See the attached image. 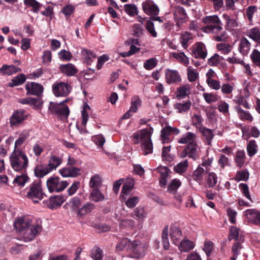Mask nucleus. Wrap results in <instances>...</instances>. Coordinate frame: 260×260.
<instances>
[{
	"mask_svg": "<svg viewBox=\"0 0 260 260\" xmlns=\"http://www.w3.org/2000/svg\"><path fill=\"white\" fill-rule=\"evenodd\" d=\"M14 226L24 242L33 240L42 229L41 222L30 216L18 218Z\"/></svg>",
	"mask_w": 260,
	"mask_h": 260,
	"instance_id": "nucleus-1",
	"label": "nucleus"
},
{
	"mask_svg": "<svg viewBox=\"0 0 260 260\" xmlns=\"http://www.w3.org/2000/svg\"><path fill=\"white\" fill-rule=\"evenodd\" d=\"M153 132V128L150 126L149 128L142 129L134 135L135 144L141 143L143 154L145 155L153 152V144L151 138Z\"/></svg>",
	"mask_w": 260,
	"mask_h": 260,
	"instance_id": "nucleus-2",
	"label": "nucleus"
},
{
	"mask_svg": "<svg viewBox=\"0 0 260 260\" xmlns=\"http://www.w3.org/2000/svg\"><path fill=\"white\" fill-rule=\"evenodd\" d=\"M10 165L16 172H25L28 167L29 160L22 150H14L10 156Z\"/></svg>",
	"mask_w": 260,
	"mask_h": 260,
	"instance_id": "nucleus-3",
	"label": "nucleus"
},
{
	"mask_svg": "<svg viewBox=\"0 0 260 260\" xmlns=\"http://www.w3.org/2000/svg\"><path fill=\"white\" fill-rule=\"evenodd\" d=\"M27 189L28 191L26 198L31 200L35 203H38L39 200H42L45 195L42 190L40 180L34 181Z\"/></svg>",
	"mask_w": 260,
	"mask_h": 260,
	"instance_id": "nucleus-4",
	"label": "nucleus"
},
{
	"mask_svg": "<svg viewBox=\"0 0 260 260\" xmlns=\"http://www.w3.org/2000/svg\"><path fill=\"white\" fill-rule=\"evenodd\" d=\"M48 110L52 114L57 115L62 120L67 119L70 114L69 108L67 105H63V102L59 103L50 102Z\"/></svg>",
	"mask_w": 260,
	"mask_h": 260,
	"instance_id": "nucleus-5",
	"label": "nucleus"
},
{
	"mask_svg": "<svg viewBox=\"0 0 260 260\" xmlns=\"http://www.w3.org/2000/svg\"><path fill=\"white\" fill-rule=\"evenodd\" d=\"M46 185L50 192H59L63 190L68 186L69 183L66 181L61 180L58 176H53L47 179Z\"/></svg>",
	"mask_w": 260,
	"mask_h": 260,
	"instance_id": "nucleus-6",
	"label": "nucleus"
},
{
	"mask_svg": "<svg viewBox=\"0 0 260 260\" xmlns=\"http://www.w3.org/2000/svg\"><path fill=\"white\" fill-rule=\"evenodd\" d=\"M72 87L67 82L57 81L52 85V90L56 97H65L71 91Z\"/></svg>",
	"mask_w": 260,
	"mask_h": 260,
	"instance_id": "nucleus-7",
	"label": "nucleus"
},
{
	"mask_svg": "<svg viewBox=\"0 0 260 260\" xmlns=\"http://www.w3.org/2000/svg\"><path fill=\"white\" fill-rule=\"evenodd\" d=\"M199 146L196 142L189 143L185 146L184 149L180 153L181 158H185L188 156L194 160L199 157Z\"/></svg>",
	"mask_w": 260,
	"mask_h": 260,
	"instance_id": "nucleus-8",
	"label": "nucleus"
},
{
	"mask_svg": "<svg viewBox=\"0 0 260 260\" xmlns=\"http://www.w3.org/2000/svg\"><path fill=\"white\" fill-rule=\"evenodd\" d=\"M146 245L139 240H133L131 242L129 252L132 253V257L140 258L145 255Z\"/></svg>",
	"mask_w": 260,
	"mask_h": 260,
	"instance_id": "nucleus-9",
	"label": "nucleus"
},
{
	"mask_svg": "<svg viewBox=\"0 0 260 260\" xmlns=\"http://www.w3.org/2000/svg\"><path fill=\"white\" fill-rule=\"evenodd\" d=\"M27 114L24 109H18L13 112L9 118L11 127H18L23 123L27 117Z\"/></svg>",
	"mask_w": 260,
	"mask_h": 260,
	"instance_id": "nucleus-10",
	"label": "nucleus"
},
{
	"mask_svg": "<svg viewBox=\"0 0 260 260\" xmlns=\"http://www.w3.org/2000/svg\"><path fill=\"white\" fill-rule=\"evenodd\" d=\"M180 133V130L176 127L167 126L161 130L160 138L163 143H168L172 141L170 138L171 134L177 135Z\"/></svg>",
	"mask_w": 260,
	"mask_h": 260,
	"instance_id": "nucleus-11",
	"label": "nucleus"
},
{
	"mask_svg": "<svg viewBox=\"0 0 260 260\" xmlns=\"http://www.w3.org/2000/svg\"><path fill=\"white\" fill-rule=\"evenodd\" d=\"M25 86L27 94L40 96L44 90V87L41 84L34 82H27Z\"/></svg>",
	"mask_w": 260,
	"mask_h": 260,
	"instance_id": "nucleus-12",
	"label": "nucleus"
},
{
	"mask_svg": "<svg viewBox=\"0 0 260 260\" xmlns=\"http://www.w3.org/2000/svg\"><path fill=\"white\" fill-rule=\"evenodd\" d=\"M65 201V198L63 196L56 195L51 196L43 203L44 205L50 209H54L60 207Z\"/></svg>",
	"mask_w": 260,
	"mask_h": 260,
	"instance_id": "nucleus-13",
	"label": "nucleus"
},
{
	"mask_svg": "<svg viewBox=\"0 0 260 260\" xmlns=\"http://www.w3.org/2000/svg\"><path fill=\"white\" fill-rule=\"evenodd\" d=\"M245 215L248 222L254 225L260 224V211L255 209H247Z\"/></svg>",
	"mask_w": 260,
	"mask_h": 260,
	"instance_id": "nucleus-14",
	"label": "nucleus"
},
{
	"mask_svg": "<svg viewBox=\"0 0 260 260\" xmlns=\"http://www.w3.org/2000/svg\"><path fill=\"white\" fill-rule=\"evenodd\" d=\"M63 177H76L81 174V169L75 167H66L59 170Z\"/></svg>",
	"mask_w": 260,
	"mask_h": 260,
	"instance_id": "nucleus-15",
	"label": "nucleus"
},
{
	"mask_svg": "<svg viewBox=\"0 0 260 260\" xmlns=\"http://www.w3.org/2000/svg\"><path fill=\"white\" fill-rule=\"evenodd\" d=\"M192 54L196 58L205 59L207 55V51L205 45L202 42L196 44V46L192 50Z\"/></svg>",
	"mask_w": 260,
	"mask_h": 260,
	"instance_id": "nucleus-16",
	"label": "nucleus"
},
{
	"mask_svg": "<svg viewBox=\"0 0 260 260\" xmlns=\"http://www.w3.org/2000/svg\"><path fill=\"white\" fill-rule=\"evenodd\" d=\"M144 12L147 15L153 16L158 15L159 10L158 7L151 2H145L142 4Z\"/></svg>",
	"mask_w": 260,
	"mask_h": 260,
	"instance_id": "nucleus-17",
	"label": "nucleus"
},
{
	"mask_svg": "<svg viewBox=\"0 0 260 260\" xmlns=\"http://www.w3.org/2000/svg\"><path fill=\"white\" fill-rule=\"evenodd\" d=\"M166 82L168 84H173L181 81V77L178 72L169 69L165 72Z\"/></svg>",
	"mask_w": 260,
	"mask_h": 260,
	"instance_id": "nucleus-18",
	"label": "nucleus"
},
{
	"mask_svg": "<svg viewBox=\"0 0 260 260\" xmlns=\"http://www.w3.org/2000/svg\"><path fill=\"white\" fill-rule=\"evenodd\" d=\"M59 70L62 73L67 76H74L78 72V70L75 66L71 63L60 65Z\"/></svg>",
	"mask_w": 260,
	"mask_h": 260,
	"instance_id": "nucleus-19",
	"label": "nucleus"
},
{
	"mask_svg": "<svg viewBox=\"0 0 260 260\" xmlns=\"http://www.w3.org/2000/svg\"><path fill=\"white\" fill-rule=\"evenodd\" d=\"M50 172L47 165L42 164H38L34 168V173L38 178H43Z\"/></svg>",
	"mask_w": 260,
	"mask_h": 260,
	"instance_id": "nucleus-20",
	"label": "nucleus"
},
{
	"mask_svg": "<svg viewBox=\"0 0 260 260\" xmlns=\"http://www.w3.org/2000/svg\"><path fill=\"white\" fill-rule=\"evenodd\" d=\"M131 242L132 241L127 238L121 239L117 243L115 249L116 252H119L124 250L129 252Z\"/></svg>",
	"mask_w": 260,
	"mask_h": 260,
	"instance_id": "nucleus-21",
	"label": "nucleus"
},
{
	"mask_svg": "<svg viewBox=\"0 0 260 260\" xmlns=\"http://www.w3.org/2000/svg\"><path fill=\"white\" fill-rule=\"evenodd\" d=\"M192 103L190 100L183 101L181 103L174 104V108L179 113H186L189 111Z\"/></svg>",
	"mask_w": 260,
	"mask_h": 260,
	"instance_id": "nucleus-22",
	"label": "nucleus"
},
{
	"mask_svg": "<svg viewBox=\"0 0 260 260\" xmlns=\"http://www.w3.org/2000/svg\"><path fill=\"white\" fill-rule=\"evenodd\" d=\"M251 48V44L249 41L245 37H242L240 40V43L238 46V50L243 55H246Z\"/></svg>",
	"mask_w": 260,
	"mask_h": 260,
	"instance_id": "nucleus-23",
	"label": "nucleus"
},
{
	"mask_svg": "<svg viewBox=\"0 0 260 260\" xmlns=\"http://www.w3.org/2000/svg\"><path fill=\"white\" fill-rule=\"evenodd\" d=\"M62 158L56 155H51L48 160V164L47 165L50 172L59 167L62 162Z\"/></svg>",
	"mask_w": 260,
	"mask_h": 260,
	"instance_id": "nucleus-24",
	"label": "nucleus"
},
{
	"mask_svg": "<svg viewBox=\"0 0 260 260\" xmlns=\"http://www.w3.org/2000/svg\"><path fill=\"white\" fill-rule=\"evenodd\" d=\"M81 205V201L78 197L72 198L68 203H67L64 207L67 209H69L72 211L76 212L78 215V210Z\"/></svg>",
	"mask_w": 260,
	"mask_h": 260,
	"instance_id": "nucleus-25",
	"label": "nucleus"
},
{
	"mask_svg": "<svg viewBox=\"0 0 260 260\" xmlns=\"http://www.w3.org/2000/svg\"><path fill=\"white\" fill-rule=\"evenodd\" d=\"M199 131L201 133L202 136L206 140L207 144L211 145L212 140L214 136L213 130L203 126V127H201Z\"/></svg>",
	"mask_w": 260,
	"mask_h": 260,
	"instance_id": "nucleus-26",
	"label": "nucleus"
},
{
	"mask_svg": "<svg viewBox=\"0 0 260 260\" xmlns=\"http://www.w3.org/2000/svg\"><path fill=\"white\" fill-rule=\"evenodd\" d=\"M196 135L192 132H187L181 137L178 142L182 144H188L189 143H193L195 142L196 139Z\"/></svg>",
	"mask_w": 260,
	"mask_h": 260,
	"instance_id": "nucleus-27",
	"label": "nucleus"
},
{
	"mask_svg": "<svg viewBox=\"0 0 260 260\" xmlns=\"http://www.w3.org/2000/svg\"><path fill=\"white\" fill-rule=\"evenodd\" d=\"M235 109L237 112L240 119L242 120L252 121L253 119L250 113L247 111L243 110L240 106H236Z\"/></svg>",
	"mask_w": 260,
	"mask_h": 260,
	"instance_id": "nucleus-28",
	"label": "nucleus"
},
{
	"mask_svg": "<svg viewBox=\"0 0 260 260\" xmlns=\"http://www.w3.org/2000/svg\"><path fill=\"white\" fill-rule=\"evenodd\" d=\"M21 69L20 68L17 67L14 65H3L0 69V72L2 73L3 75H11L13 74H15L17 72L20 71Z\"/></svg>",
	"mask_w": 260,
	"mask_h": 260,
	"instance_id": "nucleus-29",
	"label": "nucleus"
},
{
	"mask_svg": "<svg viewBox=\"0 0 260 260\" xmlns=\"http://www.w3.org/2000/svg\"><path fill=\"white\" fill-rule=\"evenodd\" d=\"M182 236V232L180 229L177 226H171L170 228V236L174 244H178V240L180 239Z\"/></svg>",
	"mask_w": 260,
	"mask_h": 260,
	"instance_id": "nucleus-30",
	"label": "nucleus"
},
{
	"mask_svg": "<svg viewBox=\"0 0 260 260\" xmlns=\"http://www.w3.org/2000/svg\"><path fill=\"white\" fill-rule=\"evenodd\" d=\"M194 246L193 242L188 239H184L180 242L178 248L180 251L186 252L192 249Z\"/></svg>",
	"mask_w": 260,
	"mask_h": 260,
	"instance_id": "nucleus-31",
	"label": "nucleus"
},
{
	"mask_svg": "<svg viewBox=\"0 0 260 260\" xmlns=\"http://www.w3.org/2000/svg\"><path fill=\"white\" fill-rule=\"evenodd\" d=\"M147 215L144 208L142 207H137L132 213V217L138 220H142Z\"/></svg>",
	"mask_w": 260,
	"mask_h": 260,
	"instance_id": "nucleus-32",
	"label": "nucleus"
},
{
	"mask_svg": "<svg viewBox=\"0 0 260 260\" xmlns=\"http://www.w3.org/2000/svg\"><path fill=\"white\" fill-rule=\"evenodd\" d=\"M135 185V180L133 178H126L122 188L121 193L127 195Z\"/></svg>",
	"mask_w": 260,
	"mask_h": 260,
	"instance_id": "nucleus-33",
	"label": "nucleus"
},
{
	"mask_svg": "<svg viewBox=\"0 0 260 260\" xmlns=\"http://www.w3.org/2000/svg\"><path fill=\"white\" fill-rule=\"evenodd\" d=\"M81 53L82 57L84 58L85 62H86L87 64H90L96 57L94 53L90 50L82 49Z\"/></svg>",
	"mask_w": 260,
	"mask_h": 260,
	"instance_id": "nucleus-34",
	"label": "nucleus"
},
{
	"mask_svg": "<svg viewBox=\"0 0 260 260\" xmlns=\"http://www.w3.org/2000/svg\"><path fill=\"white\" fill-rule=\"evenodd\" d=\"M95 208L94 205L90 203L87 202L78 210V216H82L87 213H90Z\"/></svg>",
	"mask_w": 260,
	"mask_h": 260,
	"instance_id": "nucleus-35",
	"label": "nucleus"
},
{
	"mask_svg": "<svg viewBox=\"0 0 260 260\" xmlns=\"http://www.w3.org/2000/svg\"><path fill=\"white\" fill-rule=\"evenodd\" d=\"M246 35L255 42L260 44L259 28L257 27L252 28L247 31Z\"/></svg>",
	"mask_w": 260,
	"mask_h": 260,
	"instance_id": "nucleus-36",
	"label": "nucleus"
},
{
	"mask_svg": "<svg viewBox=\"0 0 260 260\" xmlns=\"http://www.w3.org/2000/svg\"><path fill=\"white\" fill-rule=\"evenodd\" d=\"M29 178L26 174L17 176L14 179L13 183L16 186L23 187L28 182Z\"/></svg>",
	"mask_w": 260,
	"mask_h": 260,
	"instance_id": "nucleus-37",
	"label": "nucleus"
},
{
	"mask_svg": "<svg viewBox=\"0 0 260 260\" xmlns=\"http://www.w3.org/2000/svg\"><path fill=\"white\" fill-rule=\"evenodd\" d=\"M221 25V22L220 24L207 25L204 27L203 30L205 32L217 34L223 29Z\"/></svg>",
	"mask_w": 260,
	"mask_h": 260,
	"instance_id": "nucleus-38",
	"label": "nucleus"
},
{
	"mask_svg": "<svg viewBox=\"0 0 260 260\" xmlns=\"http://www.w3.org/2000/svg\"><path fill=\"white\" fill-rule=\"evenodd\" d=\"M258 146L254 140H250L247 145V151L249 157H252L257 152Z\"/></svg>",
	"mask_w": 260,
	"mask_h": 260,
	"instance_id": "nucleus-39",
	"label": "nucleus"
},
{
	"mask_svg": "<svg viewBox=\"0 0 260 260\" xmlns=\"http://www.w3.org/2000/svg\"><path fill=\"white\" fill-rule=\"evenodd\" d=\"M245 161V153L244 150L237 151L235 157V162L239 168H241L244 165Z\"/></svg>",
	"mask_w": 260,
	"mask_h": 260,
	"instance_id": "nucleus-40",
	"label": "nucleus"
},
{
	"mask_svg": "<svg viewBox=\"0 0 260 260\" xmlns=\"http://www.w3.org/2000/svg\"><path fill=\"white\" fill-rule=\"evenodd\" d=\"M207 176H206V180L209 187H213L217 183V177L215 173L213 172L206 173Z\"/></svg>",
	"mask_w": 260,
	"mask_h": 260,
	"instance_id": "nucleus-41",
	"label": "nucleus"
},
{
	"mask_svg": "<svg viewBox=\"0 0 260 260\" xmlns=\"http://www.w3.org/2000/svg\"><path fill=\"white\" fill-rule=\"evenodd\" d=\"M25 76L21 74L13 78L9 83L10 87H14L22 84L26 80Z\"/></svg>",
	"mask_w": 260,
	"mask_h": 260,
	"instance_id": "nucleus-42",
	"label": "nucleus"
},
{
	"mask_svg": "<svg viewBox=\"0 0 260 260\" xmlns=\"http://www.w3.org/2000/svg\"><path fill=\"white\" fill-rule=\"evenodd\" d=\"M181 185V182L178 179L175 178L172 180L168 186L167 190L171 193H175L178 188Z\"/></svg>",
	"mask_w": 260,
	"mask_h": 260,
	"instance_id": "nucleus-43",
	"label": "nucleus"
},
{
	"mask_svg": "<svg viewBox=\"0 0 260 260\" xmlns=\"http://www.w3.org/2000/svg\"><path fill=\"white\" fill-rule=\"evenodd\" d=\"M168 225L166 226L162 232L161 241L163 248L165 250H168L170 248V243L168 238Z\"/></svg>",
	"mask_w": 260,
	"mask_h": 260,
	"instance_id": "nucleus-44",
	"label": "nucleus"
},
{
	"mask_svg": "<svg viewBox=\"0 0 260 260\" xmlns=\"http://www.w3.org/2000/svg\"><path fill=\"white\" fill-rule=\"evenodd\" d=\"M244 241V239L242 238L241 236L238 241L236 242L232 247V252L233 253V256L237 257L240 253V250L243 248L242 246V243Z\"/></svg>",
	"mask_w": 260,
	"mask_h": 260,
	"instance_id": "nucleus-45",
	"label": "nucleus"
},
{
	"mask_svg": "<svg viewBox=\"0 0 260 260\" xmlns=\"http://www.w3.org/2000/svg\"><path fill=\"white\" fill-rule=\"evenodd\" d=\"M202 20L204 23L208 25L221 23V21L217 15L206 16Z\"/></svg>",
	"mask_w": 260,
	"mask_h": 260,
	"instance_id": "nucleus-46",
	"label": "nucleus"
},
{
	"mask_svg": "<svg viewBox=\"0 0 260 260\" xmlns=\"http://www.w3.org/2000/svg\"><path fill=\"white\" fill-rule=\"evenodd\" d=\"M104 196L102 194L99 188L93 189L90 193V199L91 201L98 202L104 200Z\"/></svg>",
	"mask_w": 260,
	"mask_h": 260,
	"instance_id": "nucleus-47",
	"label": "nucleus"
},
{
	"mask_svg": "<svg viewBox=\"0 0 260 260\" xmlns=\"http://www.w3.org/2000/svg\"><path fill=\"white\" fill-rule=\"evenodd\" d=\"M29 136V134L27 132H26V134L21 133L15 142L14 150H21L19 148V147L21 146L24 143Z\"/></svg>",
	"mask_w": 260,
	"mask_h": 260,
	"instance_id": "nucleus-48",
	"label": "nucleus"
},
{
	"mask_svg": "<svg viewBox=\"0 0 260 260\" xmlns=\"http://www.w3.org/2000/svg\"><path fill=\"white\" fill-rule=\"evenodd\" d=\"M188 166V160H183L174 167V171L179 174H182L186 172Z\"/></svg>",
	"mask_w": 260,
	"mask_h": 260,
	"instance_id": "nucleus-49",
	"label": "nucleus"
},
{
	"mask_svg": "<svg viewBox=\"0 0 260 260\" xmlns=\"http://www.w3.org/2000/svg\"><path fill=\"white\" fill-rule=\"evenodd\" d=\"M141 100L138 95H135L132 98L131 106L129 108L130 111H132V113H136L138 108L141 104Z\"/></svg>",
	"mask_w": 260,
	"mask_h": 260,
	"instance_id": "nucleus-50",
	"label": "nucleus"
},
{
	"mask_svg": "<svg viewBox=\"0 0 260 260\" xmlns=\"http://www.w3.org/2000/svg\"><path fill=\"white\" fill-rule=\"evenodd\" d=\"M240 229L237 226H231L230 229L229 239L232 240L233 239L235 241H239Z\"/></svg>",
	"mask_w": 260,
	"mask_h": 260,
	"instance_id": "nucleus-51",
	"label": "nucleus"
},
{
	"mask_svg": "<svg viewBox=\"0 0 260 260\" xmlns=\"http://www.w3.org/2000/svg\"><path fill=\"white\" fill-rule=\"evenodd\" d=\"M171 148V145L165 146L162 148L161 157L163 160L171 162L173 160V157L169 153Z\"/></svg>",
	"mask_w": 260,
	"mask_h": 260,
	"instance_id": "nucleus-52",
	"label": "nucleus"
},
{
	"mask_svg": "<svg viewBox=\"0 0 260 260\" xmlns=\"http://www.w3.org/2000/svg\"><path fill=\"white\" fill-rule=\"evenodd\" d=\"M102 180L99 175L92 176L89 181V186L93 189L99 188L101 185Z\"/></svg>",
	"mask_w": 260,
	"mask_h": 260,
	"instance_id": "nucleus-53",
	"label": "nucleus"
},
{
	"mask_svg": "<svg viewBox=\"0 0 260 260\" xmlns=\"http://www.w3.org/2000/svg\"><path fill=\"white\" fill-rule=\"evenodd\" d=\"M206 173V170L201 166H199L197 169L193 173L194 179L196 181H201L203 179V176Z\"/></svg>",
	"mask_w": 260,
	"mask_h": 260,
	"instance_id": "nucleus-54",
	"label": "nucleus"
},
{
	"mask_svg": "<svg viewBox=\"0 0 260 260\" xmlns=\"http://www.w3.org/2000/svg\"><path fill=\"white\" fill-rule=\"evenodd\" d=\"M192 39V35L188 32H185L181 35L180 37V43L184 49H187L188 47V41Z\"/></svg>",
	"mask_w": 260,
	"mask_h": 260,
	"instance_id": "nucleus-55",
	"label": "nucleus"
},
{
	"mask_svg": "<svg viewBox=\"0 0 260 260\" xmlns=\"http://www.w3.org/2000/svg\"><path fill=\"white\" fill-rule=\"evenodd\" d=\"M187 78L189 82H195L199 78V73L195 70L189 67L187 68Z\"/></svg>",
	"mask_w": 260,
	"mask_h": 260,
	"instance_id": "nucleus-56",
	"label": "nucleus"
},
{
	"mask_svg": "<svg viewBox=\"0 0 260 260\" xmlns=\"http://www.w3.org/2000/svg\"><path fill=\"white\" fill-rule=\"evenodd\" d=\"M125 12L130 16H134L138 14V9L134 4H126L124 6Z\"/></svg>",
	"mask_w": 260,
	"mask_h": 260,
	"instance_id": "nucleus-57",
	"label": "nucleus"
},
{
	"mask_svg": "<svg viewBox=\"0 0 260 260\" xmlns=\"http://www.w3.org/2000/svg\"><path fill=\"white\" fill-rule=\"evenodd\" d=\"M89 110H90V106L87 103H85L84 105L83 109L81 111V124L82 125H86L89 117V114L87 111Z\"/></svg>",
	"mask_w": 260,
	"mask_h": 260,
	"instance_id": "nucleus-58",
	"label": "nucleus"
},
{
	"mask_svg": "<svg viewBox=\"0 0 260 260\" xmlns=\"http://www.w3.org/2000/svg\"><path fill=\"white\" fill-rule=\"evenodd\" d=\"M250 57L253 64L260 69V52L254 49Z\"/></svg>",
	"mask_w": 260,
	"mask_h": 260,
	"instance_id": "nucleus-59",
	"label": "nucleus"
},
{
	"mask_svg": "<svg viewBox=\"0 0 260 260\" xmlns=\"http://www.w3.org/2000/svg\"><path fill=\"white\" fill-rule=\"evenodd\" d=\"M249 172L246 169L241 170L237 172L236 175V180L239 181H247L249 178Z\"/></svg>",
	"mask_w": 260,
	"mask_h": 260,
	"instance_id": "nucleus-60",
	"label": "nucleus"
},
{
	"mask_svg": "<svg viewBox=\"0 0 260 260\" xmlns=\"http://www.w3.org/2000/svg\"><path fill=\"white\" fill-rule=\"evenodd\" d=\"M145 28L153 37L156 38L157 34L155 30L154 24L151 20H147L145 24Z\"/></svg>",
	"mask_w": 260,
	"mask_h": 260,
	"instance_id": "nucleus-61",
	"label": "nucleus"
},
{
	"mask_svg": "<svg viewBox=\"0 0 260 260\" xmlns=\"http://www.w3.org/2000/svg\"><path fill=\"white\" fill-rule=\"evenodd\" d=\"M172 56L174 58L179 60L185 65H188L189 64V59L183 52H174L172 53Z\"/></svg>",
	"mask_w": 260,
	"mask_h": 260,
	"instance_id": "nucleus-62",
	"label": "nucleus"
},
{
	"mask_svg": "<svg viewBox=\"0 0 260 260\" xmlns=\"http://www.w3.org/2000/svg\"><path fill=\"white\" fill-rule=\"evenodd\" d=\"M203 96L208 104L216 102L218 99V96L212 93L205 92L203 94Z\"/></svg>",
	"mask_w": 260,
	"mask_h": 260,
	"instance_id": "nucleus-63",
	"label": "nucleus"
},
{
	"mask_svg": "<svg viewBox=\"0 0 260 260\" xmlns=\"http://www.w3.org/2000/svg\"><path fill=\"white\" fill-rule=\"evenodd\" d=\"M192 120V125L198 129L204 126H203V119L201 115L195 114L193 116Z\"/></svg>",
	"mask_w": 260,
	"mask_h": 260,
	"instance_id": "nucleus-64",
	"label": "nucleus"
}]
</instances>
